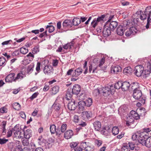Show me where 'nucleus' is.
<instances>
[{
    "mask_svg": "<svg viewBox=\"0 0 151 151\" xmlns=\"http://www.w3.org/2000/svg\"><path fill=\"white\" fill-rule=\"evenodd\" d=\"M105 58H103L98 62V59L96 58L94 59L93 62L89 65V71L91 73L92 70V73H97L96 71L98 67L101 68L102 65L104 63Z\"/></svg>",
    "mask_w": 151,
    "mask_h": 151,
    "instance_id": "1",
    "label": "nucleus"
},
{
    "mask_svg": "<svg viewBox=\"0 0 151 151\" xmlns=\"http://www.w3.org/2000/svg\"><path fill=\"white\" fill-rule=\"evenodd\" d=\"M139 118V115L137 112L134 111H132L127 118L126 120V124L127 126L131 125L134 123V119L137 120Z\"/></svg>",
    "mask_w": 151,
    "mask_h": 151,
    "instance_id": "2",
    "label": "nucleus"
},
{
    "mask_svg": "<svg viewBox=\"0 0 151 151\" xmlns=\"http://www.w3.org/2000/svg\"><path fill=\"white\" fill-rule=\"evenodd\" d=\"M135 86H137L135 88H134V92L133 94V97L136 100H139L141 98H145L144 97H142V93L141 91L139 89V85L138 83L137 82L133 83L131 87L132 89L134 88V87Z\"/></svg>",
    "mask_w": 151,
    "mask_h": 151,
    "instance_id": "3",
    "label": "nucleus"
},
{
    "mask_svg": "<svg viewBox=\"0 0 151 151\" xmlns=\"http://www.w3.org/2000/svg\"><path fill=\"white\" fill-rule=\"evenodd\" d=\"M140 12V18L141 20L146 19L147 17L148 18H150L151 16V6L147 7L143 12L141 11Z\"/></svg>",
    "mask_w": 151,
    "mask_h": 151,
    "instance_id": "4",
    "label": "nucleus"
},
{
    "mask_svg": "<svg viewBox=\"0 0 151 151\" xmlns=\"http://www.w3.org/2000/svg\"><path fill=\"white\" fill-rule=\"evenodd\" d=\"M22 130L19 125H16L13 128V132L14 137L18 139L22 138L23 139V132H22Z\"/></svg>",
    "mask_w": 151,
    "mask_h": 151,
    "instance_id": "5",
    "label": "nucleus"
},
{
    "mask_svg": "<svg viewBox=\"0 0 151 151\" xmlns=\"http://www.w3.org/2000/svg\"><path fill=\"white\" fill-rule=\"evenodd\" d=\"M145 136L147 137H145V138L139 140V143L143 145H145L147 147H151V137H148L146 134Z\"/></svg>",
    "mask_w": 151,
    "mask_h": 151,
    "instance_id": "6",
    "label": "nucleus"
},
{
    "mask_svg": "<svg viewBox=\"0 0 151 151\" xmlns=\"http://www.w3.org/2000/svg\"><path fill=\"white\" fill-rule=\"evenodd\" d=\"M145 137H147L145 136V134L144 132H142L141 133H136L133 134L132 136V138L133 140H135L136 139L138 140L139 142V140L144 138Z\"/></svg>",
    "mask_w": 151,
    "mask_h": 151,
    "instance_id": "7",
    "label": "nucleus"
},
{
    "mask_svg": "<svg viewBox=\"0 0 151 151\" xmlns=\"http://www.w3.org/2000/svg\"><path fill=\"white\" fill-rule=\"evenodd\" d=\"M144 70V68L141 65L136 66L134 70L135 74L137 77H140L142 76L143 72Z\"/></svg>",
    "mask_w": 151,
    "mask_h": 151,
    "instance_id": "8",
    "label": "nucleus"
},
{
    "mask_svg": "<svg viewBox=\"0 0 151 151\" xmlns=\"http://www.w3.org/2000/svg\"><path fill=\"white\" fill-rule=\"evenodd\" d=\"M72 24L71 21L70 19L65 20L63 23V27L62 28L63 31H65L67 30L68 27H71Z\"/></svg>",
    "mask_w": 151,
    "mask_h": 151,
    "instance_id": "9",
    "label": "nucleus"
},
{
    "mask_svg": "<svg viewBox=\"0 0 151 151\" xmlns=\"http://www.w3.org/2000/svg\"><path fill=\"white\" fill-rule=\"evenodd\" d=\"M13 146V147L12 150L14 151H22V149L20 141L17 140L15 141Z\"/></svg>",
    "mask_w": 151,
    "mask_h": 151,
    "instance_id": "10",
    "label": "nucleus"
},
{
    "mask_svg": "<svg viewBox=\"0 0 151 151\" xmlns=\"http://www.w3.org/2000/svg\"><path fill=\"white\" fill-rule=\"evenodd\" d=\"M111 30L108 24L106 23L104 26L102 32L103 35L105 37H107L109 36L111 34Z\"/></svg>",
    "mask_w": 151,
    "mask_h": 151,
    "instance_id": "11",
    "label": "nucleus"
},
{
    "mask_svg": "<svg viewBox=\"0 0 151 151\" xmlns=\"http://www.w3.org/2000/svg\"><path fill=\"white\" fill-rule=\"evenodd\" d=\"M27 128L25 126L24 128L23 136L26 139H29L32 136V131L30 129Z\"/></svg>",
    "mask_w": 151,
    "mask_h": 151,
    "instance_id": "12",
    "label": "nucleus"
},
{
    "mask_svg": "<svg viewBox=\"0 0 151 151\" xmlns=\"http://www.w3.org/2000/svg\"><path fill=\"white\" fill-rule=\"evenodd\" d=\"M137 29L134 27H130L125 32V35L126 36H132L135 35L137 32Z\"/></svg>",
    "mask_w": 151,
    "mask_h": 151,
    "instance_id": "13",
    "label": "nucleus"
},
{
    "mask_svg": "<svg viewBox=\"0 0 151 151\" xmlns=\"http://www.w3.org/2000/svg\"><path fill=\"white\" fill-rule=\"evenodd\" d=\"M67 127V126L66 124H63L61 127L60 129L59 128L57 129L56 135L59 136L62 133L65 132V131L66 130Z\"/></svg>",
    "mask_w": 151,
    "mask_h": 151,
    "instance_id": "14",
    "label": "nucleus"
},
{
    "mask_svg": "<svg viewBox=\"0 0 151 151\" xmlns=\"http://www.w3.org/2000/svg\"><path fill=\"white\" fill-rule=\"evenodd\" d=\"M78 102H76L74 100H71L68 104V108L70 110H74L77 105Z\"/></svg>",
    "mask_w": 151,
    "mask_h": 151,
    "instance_id": "15",
    "label": "nucleus"
},
{
    "mask_svg": "<svg viewBox=\"0 0 151 151\" xmlns=\"http://www.w3.org/2000/svg\"><path fill=\"white\" fill-rule=\"evenodd\" d=\"M101 91L103 93V95L104 96H107L111 93V88L105 87H103Z\"/></svg>",
    "mask_w": 151,
    "mask_h": 151,
    "instance_id": "16",
    "label": "nucleus"
},
{
    "mask_svg": "<svg viewBox=\"0 0 151 151\" xmlns=\"http://www.w3.org/2000/svg\"><path fill=\"white\" fill-rule=\"evenodd\" d=\"M15 74L14 73H11L8 75L5 78V81L7 82H12L15 81Z\"/></svg>",
    "mask_w": 151,
    "mask_h": 151,
    "instance_id": "17",
    "label": "nucleus"
},
{
    "mask_svg": "<svg viewBox=\"0 0 151 151\" xmlns=\"http://www.w3.org/2000/svg\"><path fill=\"white\" fill-rule=\"evenodd\" d=\"M81 90V86L78 84H75L73 86L72 91L73 94L77 95L80 92Z\"/></svg>",
    "mask_w": 151,
    "mask_h": 151,
    "instance_id": "18",
    "label": "nucleus"
},
{
    "mask_svg": "<svg viewBox=\"0 0 151 151\" xmlns=\"http://www.w3.org/2000/svg\"><path fill=\"white\" fill-rule=\"evenodd\" d=\"M121 68L119 65L116 66H112L111 67V72L113 74L117 73L121 70Z\"/></svg>",
    "mask_w": 151,
    "mask_h": 151,
    "instance_id": "19",
    "label": "nucleus"
},
{
    "mask_svg": "<svg viewBox=\"0 0 151 151\" xmlns=\"http://www.w3.org/2000/svg\"><path fill=\"white\" fill-rule=\"evenodd\" d=\"M73 134V131L71 130H68L65 132L64 137L66 139L70 138Z\"/></svg>",
    "mask_w": 151,
    "mask_h": 151,
    "instance_id": "20",
    "label": "nucleus"
},
{
    "mask_svg": "<svg viewBox=\"0 0 151 151\" xmlns=\"http://www.w3.org/2000/svg\"><path fill=\"white\" fill-rule=\"evenodd\" d=\"M125 30V27L120 25L117 28L116 33L118 35L122 36L123 35Z\"/></svg>",
    "mask_w": 151,
    "mask_h": 151,
    "instance_id": "21",
    "label": "nucleus"
},
{
    "mask_svg": "<svg viewBox=\"0 0 151 151\" xmlns=\"http://www.w3.org/2000/svg\"><path fill=\"white\" fill-rule=\"evenodd\" d=\"M130 86V84L129 82L125 81L123 83H122V90L124 91H125L128 90Z\"/></svg>",
    "mask_w": 151,
    "mask_h": 151,
    "instance_id": "22",
    "label": "nucleus"
},
{
    "mask_svg": "<svg viewBox=\"0 0 151 151\" xmlns=\"http://www.w3.org/2000/svg\"><path fill=\"white\" fill-rule=\"evenodd\" d=\"M109 26L112 31H113L118 25L117 22L116 21H112L108 24Z\"/></svg>",
    "mask_w": 151,
    "mask_h": 151,
    "instance_id": "23",
    "label": "nucleus"
},
{
    "mask_svg": "<svg viewBox=\"0 0 151 151\" xmlns=\"http://www.w3.org/2000/svg\"><path fill=\"white\" fill-rule=\"evenodd\" d=\"M25 77V74H24L22 72L18 73L16 77L15 78V82L17 81H19Z\"/></svg>",
    "mask_w": 151,
    "mask_h": 151,
    "instance_id": "24",
    "label": "nucleus"
},
{
    "mask_svg": "<svg viewBox=\"0 0 151 151\" xmlns=\"http://www.w3.org/2000/svg\"><path fill=\"white\" fill-rule=\"evenodd\" d=\"M37 141L39 144L44 147L45 145L46 140L43 138L42 136H41L39 137Z\"/></svg>",
    "mask_w": 151,
    "mask_h": 151,
    "instance_id": "25",
    "label": "nucleus"
},
{
    "mask_svg": "<svg viewBox=\"0 0 151 151\" xmlns=\"http://www.w3.org/2000/svg\"><path fill=\"white\" fill-rule=\"evenodd\" d=\"M86 106L85 102L83 101H80L78 103V107L81 113L84 109V107Z\"/></svg>",
    "mask_w": 151,
    "mask_h": 151,
    "instance_id": "26",
    "label": "nucleus"
},
{
    "mask_svg": "<svg viewBox=\"0 0 151 151\" xmlns=\"http://www.w3.org/2000/svg\"><path fill=\"white\" fill-rule=\"evenodd\" d=\"M59 87L58 86H55L52 87L50 91V93L52 95L56 94L59 91Z\"/></svg>",
    "mask_w": 151,
    "mask_h": 151,
    "instance_id": "27",
    "label": "nucleus"
},
{
    "mask_svg": "<svg viewBox=\"0 0 151 151\" xmlns=\"http://www.w3.org/2000/svg\"><path fill=\"white\" fill-rule=\"evenodd\" d=\"M52 67L51 66H45L44 68V72L45 74H48L52 72Z\"/></svg>",
    "mask_w": 151,
    "mask_h": 151,
    "instance_id": "28",
    "label": "nucleus"
},
{
    "mask_svg": "<svg viewBox=\"0 0 151 151\" xmlns=\"http://www.w3.org/2000/svg\"><path fill=\"white\" fill-rule=\"evenodd\" d=\"M81 22V20L79 18L76 17L74 18L72 21V24L74 26H77L79 25Z\"/></svg>",
    "mask_w": 151,
    "mask_h": 151,
    "instance_id": "29",
    "label": "nucleus"
},
{
    "mask_svg": "<svg viewBox=\"0 0 151 151\" xmlns=\"http://www.w3.org/2000/svg\"><path fill=\"white\" fill-rule=\"evenodd\" d=\"M93 126L95 130L99 131L101 127V123L99 121H96L93 123Z\"/></svg>",
    "mask_w": 151,
    "mask_h": 151,
    "instance_id": "30",
    "label": "nucleus"
},
{
    "mask_svg": "<svg viewBox=\"0 0 151 151\" xmlns=\"http://www.w3.org/2000/svg\"><path fill=\"white\" fill-rule=\"evenodd\" d=\"M52 107L57 111H58L61 108L60 104L56 101L52 106Z\"/></svg>",
    "mask_w": 151,
    "mask_h": 151,
    "instance_id": "31",
    "label": "nucleus"
},
{
    "mask_svg": "<svg viewBox=\"0 0 151 151\" xmlns=\"http://www.w3.org/2000/svg\"><path fill=\"white\" fill-rule=\"evenodd\" d=\"M109 129L108 127H105L101 131V133L106 136L108 135L109 133Z\"/></svg>",
    "mask_w": 151,
    "mask_h": 151,
    "instance_id": "32",
    "label": "nucleus"
},
{
    "mask_svg": "<svg viewBox=\"0 0 151 151\" xmlns=\"http://www.w3.org/2000/svg\"><path fill=\"white\" fill-rule=\"evenodd\" d=\"M132 69L130 67H127L125 68L124 70V73L126 75H130L132 73Z\"/></svg>",
    "mask_w": 151,
    "mask_h": 151,
    "instance_id": "33",
    "label": "nucleus"
},
{
    "mask_svg": "<svg viewBox=\"0 0 151 151\" xmlns=\"http://www.w3.org/2000/svg\"><path fill=\"white\" fill-rule=\"evenodd\" d=\"M73 42H71L63 45L62 47L66 50L70 49L73 47Z\"/></svg>",
    "mask_w": 151,
    "mask_h": 151,
    "instance_id": "34",
    "label": "nucleus"
},
{
    "mask_svg": "<svg viewBox=\"0 0 151 151\" xmlns=\"http://www.w3.org/2000/svg\"><path fill=\"white\" fill-rule=\"evenodd\" d=\"M84 102H85L86 106L88 107L91 105L93 102L92 99L90 98H88Z\"/></svg>",
    "mask_w": 151,
    "mask_h": 151,
    "instance_id": "35",
    "label": "nucleus"
},
{
    "mask_svg": "<svg viewBox=\"0 0 151 151\" xmlns=\"http://www.w3.org/2000/svg\"><path fill=\"white\" fill-rule=\"evenodd\" d=\"M150 72V71L149 70H148L145 69L144 68V71L143 72V74L142 76H143L144 78H146L147 77H148Z\"/></svg>",
    "mask_w": 151,
    "mask_h": 151,
    "instance_id": "36",
    "label": "nucleus"
},
{
    "mask_svg": "<svg viewBox=\"0 0 151 151\" xmlns=\"http://www.w3.org/2000/svg\"><path fill=\"white\" fill-rule=\"evenodd\" d=\"M6 59L3 56L0 57V66H4L6 64Z\"/></svg>",
    "mask_w": 151,
    "mask_h": 151,
    "instance_id": "37",
    "label": "nucleus"
},
{
    "mask_svg": "<svg viewBox=\"0 0 151 151\" xmlns=\"http://www.w3.org/2000/svg\"><path fill=\"white\" fill-rule=\"evenodd\" d=\"M57 129L56 126L55 125L52 124L50 126V130L52 134H54L55 133L56 134Z\"/></svg>",
    "mask_w": 151,
    "mask_h": 151,
    "instance_id": "38",
    "label": "nucleus"
},
{
    "mask_svg": "<svg viewBox=\"0 0 151 151\" xmlns=\"http://www.w3.org/2000/svg\"><path fill=\"white\" fill-rule=\"evenodd\" d=\"M73 94V93L72 91V89L70 90V91H68L66 94V98L67 100H70L71 99Z\"/></svg>",
    "mask_w": 151,
    "mask_h": 151,
    "instance_id": "39",
    "label": "nucleus"
},
{
    "mask_svg": "<svg viewBox=\"0 0 151 151\" xmlns=\"http://www.w3.org/2000/svg\"><path fill=\"white\" fill-rule=\"evenodd\" d=\"M94 150V147L89 143L86 148L85 150L87 151H93Z\"/></svg>",
    "mask_w": 151,
    "mask_h": 151,
    "instance_id": "40",
    "label": "nucleus"
},
{
    "mask_svg": "<svg viewBox=\"0 0 151 151\" xmlns=\"http://www.w3.org/2000/svg\"><path fill=\"white\" fill-rule=\"evenodd\" d=\"M13 107L15 109L17 110H19L20 109L21 106L20 104L17 102H15L13 104Z\"/></svg>",
    "mask_w": 151,
    "mask_h": 151,
    "instance_id": "41",
    "label": "nucleus"
},
{
    "mask_svg": "<svg viewBox=\"0 0 151 151\" xmlns=\"http://www.w3.org/2000/svg\"><path fill=\"white\" fill-rule=\"evenodd\" d=\"M140 102H138L136 104V105L138 107L141 106L142 104H144L145 103V98H141L140 99H139Z\"/></svg>",
    "mask_w": 151,
    "mask_h": 151,
    "instance_id": "42",
    "label": "nucleus"
},
{
    "mask_svg": "<svg viewBox=\"0 0 151 151\" xmlns=\"http://www.w3.org/2000/svg\"><path fill=\"white\" fill-rule=\"evenodd\" d=\"M113 134L115 135L118 134L119 132V129L117 127H114L112 129V131Z\"/></svg>",
    "mask_w": 151,
    "mask_h": 151,
    "instance_id": "43",
    "label": "nucleus"
},
{
    "mask_svg": "<svg viewBox=\"0 0 151 151\" xmlns=\"http://www.w3.org/2000/svg\"><path fill=\"white\" fill-rule=\"evenodd\" d=\"M139 114L140 116H144L145 115L146 113V111L145 108H141L139 110Z\"/></svg>",
    "mask_w": 151,
    "mask_h": 151,
    "instance_id": "44",
    "label": "nucleus"
},
{
    "mask_svg": "<svg viewBox=\"0 0 151 151\" xmlns=\"http://www.w3.org/2000/svg\"><path fill=\"white\" fill-rule=\"evenodd\" d=\"M40 65L41 63L39 62H37V65L36 67V70L37 73H35V75H36L38 73H39L40 70Z\"/></svg>",
    "mask_w": 151,
    "mask_h": 151,
    "instance_id": "45",
    "label": "nucleus"
},
{
    "mask_svg": "<svg viewBox=\"0 0 151 151\" xmlns=\"http://www.w3.org/2000/svg\"><path fill=\"white\" fill-rule=\"evenodd\" d=\"M82 114L83 116H86V117L87 118L90 117L91 116V112L87 111L83 112Z\"/></svg>",
    "mask_w": 151,
    "mask_h": 151,
    "instance_id": "46",
    "label": "nucleus"
},
{
    "mask_svg": "<svg viewBox=\"0 0 151 151\" xmlns=\"http://www.w3.org/2000/svg\"><path fill=\"white\" fill-rule=\"evenodd\" d=\"M114 88L116 89H119L122 88V82L119 81L116 83L114 85Z\"/></svg>",
    "mask_w": 151,
    "mask_h": 151,
    "instance_id": "47",
    "label": "nucleus"
},
{
    "mask_svg": "<svg viewBox=\"0 0 151 151\" xmlns=\"http://www.w3.org/2000/svg\"><path fill=\"white\" fill-rule=\"evenodd\" d=\"M106 16L104 14L102 15L101 16L99 17L97 19V21H98L99 22H101L102 21L104 22Z\"/></svg>",
    "mask_w": 151,
    "mask_h": 151,
    "instance_id": "48",
    "label": "nucleus"
},
{
    "mask_svg": "<svg viewBox=\"0 0 151 151\" xmlns=\"http://www.w3.org/2000/svg\"><path fill=\"white\" fill-rule=\"evenodd\" d=\"M20 51L21 53L23 54H25L28 52V50L27 49L22 47L20 49Z\"/></svg>",
    "mask_w": 151,
    "mask_h": 151,
    "instance_id": "49",
    "label": "nucleus"
},
{
    "mask_svg": "<svg viewBox=\"0 0 151 151\" xmlns=\"http://www.w3.org/2000/svg\"><path fill=\"white\" fill-rule=\"evenodd\" d=\"M88 61L87 60H85V61L84 63L83 64V68L85 69V71L84 72V73L85 74H86L88 72V67L87 66V64Z\"/></svg>",
    "mask_w": 151,
    "mask_h": 151,
    "instance_id": "50",
    "label": "nucleus"
},
{
    "mask_svg": "<svg viewBox=\"0 0 151 151\" xmlns=\"http://www.w3.org/2000/svg\"><path fill=\"white\" fill-rule=\"evenodd\" d=\"M95 145L97 147H99L101 145L102 143V141L101 140L99 139H96L95 140Z\"/></svg>",
    "mask_w": 151,
    "mask_h": 151,
    "instance_id": "51",
    "label": "nucleus"
},
{
    "mask_svg": "<svg viewBox=\"0 0 151 151\" xmlns=\"http://www.w3.org/2000/svg\"><path fill=\"white\" fill-rule=\"evenodd\" d=\"M39 46H37L35 47L32 50V52L33 54H35L39 52Z\"/></svg>",
    "mask_w": 151,
    "mask_h": 151,
    "instance_id": "52",
    "label": "nucleus"
},
{
    "mask_svg": "<svg viewBox=\"0 0 151 151\" xmlns=\"http://www.w3.org/2000/svg\"><path fill=\"white\" fill-rule=\"evenodd\" d=\"M49 28L48 31L50 33H51L55 30V27L52 25H47L46 27V29Z\"/></svg>",
    "mask_w": 151,
    "mask_h": 151,
    "instance_id": "53",
    "label": "nucleus"
},
{
    "mask_svg": "<svg viewBox=\"0 0 151 151\" xmlns=\"http://www.w3.org/2000/svg\"><path fill=\"white\" fill-rule=\"evenodd\" d=\"M78 145V143L77 142H72L70 144V146L71 148H73V149H74Z\"/></svg>",
    "mask_w": 151,
    "mask_h": 151,
    "instance_id": "54",
    "label": "nucleus"
},
{
    "mask_svg": "<svg viewBox=\"0 0 151 151\" xmlns=\"http://www.w3.org/2000/svg\"><path fill=\"white\" fill-rule=\"evenodd\" d=\"M99 22L97 21L96 19H94L91 23V25L93 27L95 28L97 25L98 23Z\"/></svg>",
    "mask_w": 151,
    "mask_h": 151,
    "instance_id": "55",
    "label": "nucleus"
},
{
    "mask_svg": "<svg viewBox=\"0 0 151 151\" xmlns=\"http://www.w3.org/2000/svg\"><path fill=\"white\" fill-rule=\"evenodd\" d=\"M34 65H29L28 66L27 68V71L28 73H31L33 70V68Z\"/></svg>",
    "mask_w": 151,
    "mask_h": 151,
    "instance_id": "56",
    "label": "nucleus"
},
{
    "mask_svg": "<svg viewBox=\"0 0 151 151\" xmlns=\"http://www.w3.org/2000/svg\"><path fill=\"white\" fill-rule=\"evenodd\" d=\"M28 139L25 138V139H23L22 141V143L23 145L27 146L29 145V142Z\"/></svg>",
    "mask_w": 151,
    "mask_h": 151,
    "instance_id": "57",
    "label": "nucleus"
},
{
    "mask_svg": "<svg viewBox=\"0 0 151 151\" xmlns=\"http://www.w3.org/2000/svg\"><path fill=\"white\" fill-rule=\"evenodd\" d=\"M122 151H130V150L127 145H124L122 148Z\"/></svg>",
    "mask_w": 151,
    "mask_h": 151,
    "instance_id": "58",
    "label": "nucleus"
},
{
    "mask_svg": "<svg viewBox=\"0 0 151 151\" xmlns=\"http://www.w3.org/2000/svg\"><path fill=\"white\" fill-rule=\"evenodd\" d=\"M89 143L88 142H82L81 143V145L83 147V148H84L85 150L88 146V144Z\"/></svg>",
    "mask_w": 151,
    "mask_h": 151,
    "instance_id": "59",
    "label": "nucleus"
},
{
    "mask_svg": "<svg viewBox=\"0 0 151 151\" xmlns=\"http://www.w3.org/2000/svg\"><path fill=\"white\" fill-rule=\"evenodd\" d=\"M78 76L80 75L82 72V70L81 68H78L75 70Z\"/></svg>",
    "mask_w": 151,
    "mask_h": 151,
    "instance_id": "60",
    "label": "nucleus"
},
{
    "mask_svg": "<svg viewBox=\"0 0 151 151\" xmlns=\"http://www.w3.org/2000/svg\"><path fill=\"white\" fill-rule=\"evenodd\" d=\"M0 112L2 114L7 113V109L6 108L4 107L2 108H1L0 109Z\"/></svg>",
    "mask_w": 151,
    "mask_h": 151,
    "instance_id": "61",
    "label": "nucleus"
},
{
    "mask_svg": "<svg viewBox=\"0 0 151 151\" xmlns=\"http://www.w3.org/2000/svg\"><path fill=\"white\" fill-rule=\"evenodd\" d=\"M38 94V92H35L29 98V99L31 100H32L34 99L35 98Z\"/></svg>",
    "mask_w": 151,
    "mask_h": 151,
    "instance_id": "62",
    "label": "nucleus"
},
{
    "mask_svg": "<svg viewBox=\"0 0 151 151\" xmlns=\"http://www.w3.org/2000/svg\"><path fill=\"white\" fill-rule=\"evenodd\" d=\"M150 18H147V23L146 26V27L147 29L149 28V26H151V18L149 19Z\"/></svg>",
    "mask_w": 151,
    "mask_h": 151,
    "instance_id": "63",
    "label": "nucleus"
},
{
    "mask_svg": "<svg viewBox=\"0 0 151 151\" xmlns=\"http://www.w3.org/2000/svg\"><path fill=\"white\" fill-rule=\"evenodd\" d=\"M12 132H13V129L12 130L9 129L8 131L7 132L6 136L7 137H10L12 134Z\"/></svg>",
    "mask_w": 151,
    "mask_h": 151,
    "instance_id": "64",
    "label": "nucleus"
}]
</instances>
